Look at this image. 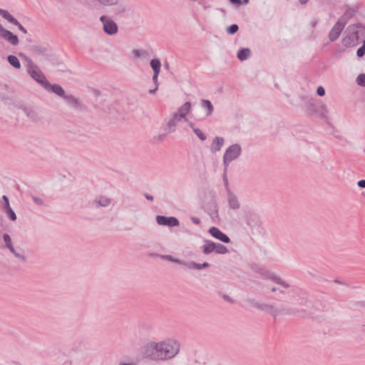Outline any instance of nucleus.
Instances as JSON below:
<instances>
[{
  "label": "nucleus",
  "mask_w": 365,
  "mask_h": 365,
  "mask_svg": "<svg viewBox=\"0 0 365 365\" xmlns=\"http://www.w3.org/2000/svg\"><path fill=\"white\" fill-rule=\"evenodd\" d=\"M215 252L217 254L224 255L228 252V250L225 245L220 243H215Z\"/></svg>",
  "instance_id": "obj_36"
},
{
  "label": "nucleus",
  "mask_w": 365,
  "mask_h": 365,
  "mask_svg": "<svg viewBox=\"0 0 365 365\" xmlns=\"http://www.w3.org/2000/svg\"><path fill=\"white\" fill-rule=\"evenodd\" d=\"M189 125H190V126L192 129H193V128H194V126H193V123H192L189 122Z\"/></svg>",
  "instance_id": "obj_58"
},
{
  "label": "nucleus",
  "mask_w": 365,
  "mask_h": 365,
  "mask_svg": "<svg viewBox=\"0 0 365 365\" xmlns=\"http://www.w3.org/2000/svg\"><path fill=\"white\" fill-rule=\"evenodd\" d=\"M250 56H251V51L248 48H244L239 50V51L237 52V55L238 59L242 61L247 60V58H250Z\"/></svg>",
  "instance_id": "obj_23"
},
{
  "label": "nucleus",
  "mask_w": 365,
  "mask_h": 365,
  "mask_svg": "<svg viewBox=\"0 0 365 365\" xmlns=\"http://www.w3.org/2000/svg\"><path fill=\"white\" fill-rule=\"evenodd\" d=\"M5 11H6V10L2 9L0 8V15L1 16H3V14H4Z\"/></svg>",
  "instance_id": "obj_56"
},
{
  "label": "nucleus",
  "mask_w": 365,
  "mask_h": 365,
  "mask_svg": "<svg viewBox=\"0 0 365 365\" xmlns=\"http://www.w3.org/2000/svg\"><path fill=\"white\" fill-rule=\"evenodd\" d=\"M190 110L191 103L190 102H185L175 113L182 119L186 118V115L190 112Z\"/></svg>",
  "instance_id": "obj_19"
},
{
  "label": "nucleus",
  "mask_w": 365,
  "mask_h": 365,
  "mask_svg": "<svg viewBox=\"0 0 365 365\" xmlns=\"http://www.w3.org/2000/svg\"><path fill=\"white\" fill-rule=\"evenodd\" d=\"M161 257H162V259H167L168 261L177 263L178 264H182V265H185V266L187 265V262L182 261V260H180L179 259L174 258L171 255H163Z\"/></svg>",
  "instance_id": "obj_35"
},
{
  "label": "nucleus",
  "mask_w": 365,
  "mask_h": 365,
  "mask_svg": "<svg viewBox=\"0 0 365 365\" xmlns=\"http://www.w3.org/2000/svg\"><path fill=\"white\" fill-rule=\"evenodd\" d=\"M241 152V146L237 143L233 144L227 148L223 155V163L225 168H227L232 161L237 159L240 155Z\"/></svg>",
  "instance_id": "obj_5"
},
{
  "label": "nucleus",
  "mask_w": 365,
  "mask_h": 365,
  "mask_svg": "<svg viewBox=\"0 0 365 365\" xmlns=\"http://www.w3.org/2000/svg\"><path fill=\"white\" fill-rule=\"evenodd\" d=\"M245 220L247 225L252 230H257L261 225L260 217L255 212L249 211L246 213Z\"/></svg>",
  "instance_id": "obj_9"
},
{
  "label": "nucleus",
  "mask_w": 365,
  "mask_h": 365,
  "mask_svg": "<svg viewBox=\"0 0 365 365\" xmlns=\"http://www.w3.org/2000/svg\"><path fill=\"white\" fill-rule=\"evenodd\" d=\"M364 28L361 24L357 23L349 25L344 31V36L342 38V44L345 47H353L356 46L359 40V29Z\"/></svg>",
  "instance_id": "obj_2"
},
{
  "label": "nucleus",
  "mask_w": 365,
  "mask_h": 365,
  "mask_svg": "<svg viewBox=\"0 0 365 365\" xmlns=\"http://www.w3.org/2000/svg\"><path fill=\"white\" fill-rule=\"evenodd\" d=\"M215 242L211 240H205V245L202 247V252L205 255H208L212 252H215Z\"/></svg>",
  "instance_id": "obj_22"
},
{
  "label": "nucleus",
  "mask_w": 365,
  "mask_h": 365,
  "mask_svg": "<svg viewBox=\"0 0 365 365\" xmlns=\"http://www.w3.org/2000/svg\"><path fill=\"white\" fill-rule=\"evenodd\" d=\"M111 6L112 8L109 12L112 14V17L115 19L122 18L127 11L126 6L120 2V0H117L116 4H113Z\"/></svg>",
  "instance_id": "obj_10"
},
{
  "label": "nucleus",
  "mask_w": 365,
  "mask_h": 365,
  "mask_svg": "<svg viewBox=\"0 0 365 365\" xmlns=\"http://www.w3.org/2000/svg\"><path fill=\"white\" fill-rule=\"evenodd\" d=\"M16 26H18L19 29L23 32L24 34H27V30L19 22V24H16Z\"/></svg>",
  "instance_id": "obj_47"
},
{
  "label": "nucleus",
  "mask_w": 365,
  "mask_h": 365,
  "mask_svg": "<svg viewBox=\"0 0 365 365\" xmlns=\"http://www.w3.org/2000/svg\"><path fill=\"white\" fill-rule=\"evenodd\" d=\"M64 101L70 106L76 107L78 106V100L71 94H64L62 97Z\"/></svg>",
  "instance_id": "obj_27"
},
{
  "label": "nucleus",
  "mask_w": 365,
  "mask_h": 365,
  "mask_svg": "<svg viewBox=\"0 0 365 365\" xmlns=\"http://www.w3.org/2000/svg\"><path fill=\"white\" fill-rule=\"evenodd\" d=\"M193 131L201 140H206V135L202 133V131L200 129L193 128Z\"/></svg>",
  "instance_id": "obj_39"
},
{
  "label": "nucleus",
  "mask_w": 365,
  "mask_h": 365,
  "mask_svg": "<svg viewBox=\"0 0 365 365\" xmlns=\"http://www.w3.org/2000/svg\"><path fill=\"white\" fill-rule=\"evenodd\" d=\"M181 120L182 118H180L177 114L173 113L170 115V118L168 119L164 128L165 130L166 131V133L160 135L158 136V138L160 140H163L167 134L175 133L176 131V127L178 125V123L181 121Z\"/></svg>",
  "instance_id": "obj_8"
},
{
  "label": "nucleus",
  "mask_w": 365,
  "mask_h": 365,
  "mask_svg": "<svg viewBox=\"0 0 365 365\" xmlns=\"http://www.w3.org/2000/svg\"><path fill=\"white\" fill-rule=\"evenodd\" d=\"M3 240L5 243L6 247L10 250L14 247L11 239L7 233H4L2 236Z\"/></svg>",
  "instance_id": "obj_37"
},
{
  "label": "nucleus",
  "mask_w": 365,
  "mask_h": 365,
  "mask_svg": "<svg viewBox=\"0 0 365 365\" xmlns=\"http://www.w3.org/2000/svg\"><path fill=\"white\" fill-rule=\"evenodd\" d=\"M2 17L6 20L8 22L16 25L19 24V21L15 19L8 11L6 10L4 14H3Z\"/></svg>",
  "instance_id": "obj_34"
},
{
  "label": "nucleus",
  "mask_w": 365,
  "mask_h": 365,
  "mask_svg": "<svg viewBox=\"0 0 365 365\" xmlns=\"http://www.w3.org/2000/svg\"><path fill=\"white\" fill-rule=\"evenodd\" d=\"M226 198L230 209L232 210H237L240 208L241 203L238 199V197L230 190H227Z\"/></svg>",
  "instance_id": "obj_15"
},
{
  "label": "nucleus",
  "mask_w": 365,
  "mask_h": 365,
  "mask_svg": "<svg viewBox=\"0 0 365 365\" xmlns=\"http://www.w3.org/2000/svg\"><path fill=\"white\" fill-rule=\"evenodd\" d=\"M0 37L6 40L9 43H10L13 46L18 45L19 42L18 36L14 34L10 31L4 29L1 24H0Z\"/></svg>",
  "instance_id": "obj_14"
},
{
  "label": "nucleus",
  "mask_w": 365,
  "mask_h": 365,
  "mask_svg": "<svg viewBox=\"0 0 365 365\" xmlns=\"http://www.w3.org/2000/svg\"><path fill=\"white\" fill-rule=\"evenodd\" d=\"M20 262H23V263H26V257L24 255V251H22L21 250H16L14 249V247H13L12 249H11L9 250Z\"/></svg>",
  "instance_id": "obj_26"
},
{
  "label": "nucleus",
  "mask_w": 365,
  "mask_h": 365,
  "mask_svg": "<svg viewBox=\"0 0 365 365\" xmlns=\"http://www.w3.org/2000/svg\"><path fill=\"white\" fill-rule=\"evenodd\" d=\"M249 2V0H242V3L243 4H247Z\"/></svg>",
  "instance_id": "obj_60"
},
{
  "label": "nucleus",
  "mask_w": 365,
  "mask_h": 365,
  "mask_svg": "<svg viewBox=\"0 0 365 365\" xmlns=\"http://www.w3.org/2000/svg\"><path fill=\"white\" fill-rule=\"evenodd\" d=\"M92 206L95 208L109 207L113 206V201L106 195H98L93 200Z\"/></svg>",
  "instance_id": "obj_11"
},
{
  "label": "nucleus",
  "mask_w": 365,
  "mask_h": 365,
  "mask_svg": "<svg viewBox=\"0 0 365 365\" xmlns=\"http://www.w3.org/2000/svg\"><path fill=\"white\" fill-rule=\"evenodd\" d=\"M365 54V47H364L363 46H361V47H359L356 51V55L359 56V57H361L363 56Z\"/></svg>",
  "instance_id": "obj_45"
},
{
  "label": "nucleus",
  "mask_w": 365,
  "mask_h": 365,
  "mask_svg": "<svg viewBox=\"0 0 365 365\" xmlns=\"http://www.w3.org/2000/svg\"><path fill=\"white\" fill-rule=\"evenodd\" d=\"M269 278L272 282H274V283H276L277 284L281 285L284 288H289V284L287 282L283 281L282 279H280L279 277H278L277 276H276V275H274L273 274H271L269 276Z\"/></svg>",
  "instance_id": "obj_28"
},
{
  "label": "nucleus",
  "mask_w": 365,
  "mask_h": 365,
  "mask_svg": "<svg viewBox=\"0 0 365 365\" xmlns=\"http://www.w3.org/2000/svg\"><path fill=\"white\" fill-rule=\"evenodd\" d=\"M345 26L343 25L341 22L337 21V22L334 25L332 29H331L329 38L331 41H336L340 36L341 31L344 29Z\"/></svg>",
  "instance_id": "obj_18"
},
{
  "label": "nucleus",
  "mask_w": 365,
  "mask_h": 365,
  "mask_svg": "<svg viewBox=\"0 0 365 365\" xmlns=\"http://www.w3.org/2000/svg\"><path fill=\"white\" fill-rule=\"evenodd\" d=\"M232 3L233 4H242V1L241 0H230Z\"/></svg>",
  "instance_id": "obj_52"
},
{
  "label": "nucleus",
  "mask_w": 365,
  "mask_h": 365,
  "mask_svg": "<svg viewBox=\"0 0 365 365\" xmlns=\"http://www.w3.org/2000/svg\"><path fill=\"white\" fill-rule=\"evenodd\" d=\"M186 267L190 269H201L202 268H207L210 267L208 262H204L202 264H198L195 262H187Z\"/></svg>",
  "instance_id": "obj_25"
},
{
  "label": "nucleus",
  "mask_w": 365,
  "mask_h": 365,
  "mask_svg": "<svg viewBox=\"0 0 365 365\" xmlns=\"http://www.w3.org/2000/svg\"><path fill=\"white\" fill-rule=\"evenodd\" d=\"M159 73H153V78H152V81L153 82V83L157 86L158 87L159 86V83H158V76H159Z\"/></svg>",
  "instance_id": "obj_44"
},
{
  "label": "nucleus",
  "mask_w": 365,
  "mask_h": 365,
  "mask_svg": "<svg viewBox=\"0 0 365 365\" xmlns=\"http://www.w3.org/2000/svg\"><path fill=\"white\" fill-rule=\"evenodd\" d=\"M189 125H190V126L192 129H193V128H194V126H193V123H192L189 122Z\"/></svg>",
  "instance_id": "obj_59"
},
{
  "label": "nucleus",
  "mask_w": 365,
  "mask_h": 365,
  "mask_svg": "<svg viewBox=\"0 0 365 365\" xmlns=\"http://www.w3.org/2000/svg\"><path fill=\"white\" fill-rule=\"evenodd\" d=\"M362 307L365 308V302L363 303Z\"/></svg>",
  "instance_id": "obj_61"
},
{
  "label": "nucleus",
  "mask_w": 365,
  "mask_h": 365,
  "mask_svg": "<svg viewBox=\"0 0 365 365\" xmlns=\"http://www.w3.org/2000/svg\"><path fill=\"white\" fill-rule=\"evenodd\" d=\"M158 87H157V86H155V87L153 89H150V90L148 91V93H150V94H154V93H156V91H158Z\"/></svg>",
  "instance_id": "obj_50"
},
{
  "label": "nucleus",
  "mask_w": 365,
  "mask_h": 365,
  "mask_svg": "<svg viewBox=\"0 0 365 365\" xmlns=\"http://www.w3.org/2000/svg\"><path fill=\"white\" fill-rule=\"evenodd\" d=\"M50 88V89L51 90L52 92H53L54 93H56L58 96H60L61 98L63 96H64L65 91H64L63 88L60 85H58V84H53L52 86L50 85L48 88Z\"/></svg>",
  "instance_id": "obj_29"
},
{
  "label": "nucleus",
  "mask_w": 365,
  "mask_h": 365,
  "mask_svg": "<svg viewBox=\"0 0 365 365\" xmlns=\"http://www.w3.org/2000/svg\"><path fill=\"white\" fill-rule=\"evenodd\" d=\"M145 197L148 200H153V197L148 194H145Z\"/></svg>",
  "instance_id": "obj_51"
},
{
  "label": "nucleus",
  "mask_w": 365,
  "mask_h": 365,
  "mask_svg": "<svg viewBox=\"0 0 365 365\" xmlns=\"http://www.w3.org/2000/svg\"><path fill=\"white\" fill-rule=\"evenodd\" d=\"M31 54L35 58L42 60L44 57L49 56V51L46 47L41 46H31L29 48Z\"/></svg>",
  "instance_id": "obj_12"
},
{
  "label": "nucleus",
  "mask_w": 365,
  "mask_h": 365,
  "mask_svg": "<svg viewBox=\"0 0 365 365\" xmlns=\"http://www.w3.org/2000/svg\"><path fill=\"white\" fill-rule=\"evenodd\" d=\"M200 104L202 108L206 110L207 116H209L212 113L214 107L209 100H202Z\"/></svg>",
  "instance_id": "obj_24"
},
{
  "label": "nucleus",
  "mask_w": 365,
  "mask_h": 365,
  "mask_svg": "<svg viewBox=\"0 0 365 365\" xmlns=\"http://www.w3.org/2000/svg\"><path fill=\"white\" fill-rule=\"evenodd\" d=\"M209 233L217 240L229 243L230 242V237L223 233L219 228L216 227H212L209 230Z\"/></svg>",
  "instance_id": "obj_17"
},
{
  "label": "nucleus",
  "mask_w": 365,
  "mask_h": 365,
  "mask_svg": "<svg viewBox=\"0 0 365 365\" xmlns=\"http://www.w3.org/2000/svg\"><path fill=\"white\" fill-rule=\"evenodd\" d=\"M357 8L354 6L347 7L345 12L338 19L343 25L346 26L350 19L356 14Z\"/></svg>",
  "instance_id": "obj_16"
},
{
  "label": "nucleus",
  "mask_w": 365,
  "mask_h": 365,
  "mask_svg": "<svg viewBox=\"0 0 365 365\" xmlns=\"http://www.w3.org/2000/svg\"><path fill=\"white\" fill-rule=\"evenodd\" d=\"M118 365H135L133 363H120Z\"/></svg>",
  "instance_id": "obj_53"
},
{
  "label": "nucleus",
  "mask_w": 365,
  "mask_h": 365,
  "mask_svg": "<svg viewBox=\"0 0 365 365\" xmlns=\"http://www.w3.org/2000/svg\"><path fill=\"white\" fill-rule=\"evenodd\" d=\"M357 185L360 187L365 188V180L358 181Z\"/></svg>",
  "instance_id": "obj_49"
},
{
  "label": "nucleus",
  "mask_w": 365,
  "mask_h": 365,
  "mask_svg": "<svg viewBox=\"0 0 365 365\" xmlns=\"http://www.w3.org/2000/svg\"><path fill=\"white\" fill-rule=\"evenodd\" d=\"M308 303L309 302L307 301V299H303V302H302V304L307 305Z\"/></svg>",
  "instance_id": "obj_54"
},
{
  "label": "nucleus",
  "mask_w": 365,
  "mask_h": 365,
  "mask_svg": "<svg viewBox=\"0 0 365 365\" xmlns=\"http://www.w3.org/2000/svg\"><path fill=\"white\" fill-rule=\"evenodd\" d=\"M155 220L159 225L175 227L180 225L179 220L175 217L157 215Z\"/></svg>",
  "instance_id": "obj_13"
},
{
  "label": "nucleus",
  "mask_w": 365,
  "mask_h": 365,
  "mask_svg": "<svg viewBox=\"0 0 365 365\" xmlns=\"http://www.w3.org/2000/svg\"><path fill=\"white\" fill-rule=\"evenodd\" d=\"M277 290H279V289H278V288H277V287H273V288H272V289H271V291H272V292H277Z\"/></svg>",
  "instance_id": "obj_57"
},
{
  "label": "nucleus",
  "mask_w": 365,
  "mask_h": 365,
  "mask_svg": "<svg viewBox=\"0 0 365 365\" xmlns=\"http://www.w3.org/2000/svg\"><path fill=\"white\" fill-rule=\"evenodd\" d=\"M32 200L38 205H44L43 200L38 197L33 196Z\"/></svg>",
  "instance_id": "obj_43"
},
{
  "label": "nucleus",
  "mask_w": 365,
  "mask_h": 365,
  "mask_svg": "<svg viewBox=\"0 0 365 365\" xmlns=\"http://www.w3.org/2000/svg\"><path fill=\"white\" fill-rule=\"evenodd\" d=\"M2 200H3V207H4V209L5 210H6L11 208L10 205H9V198L6 195H3Z\"/></svg>",
  "instance_id": "obj_42"
},
{
  "label": "nucleus",
  "mask_w": 365,
  "mask_h": 365,
  "mask_svg": "<svg viewBox=\"0 0 365 365\" xmlns=\"http://www.w3.org/2000/svg\"><path fill=\"white\" fill-rule=\"evenodd\" d=\"M356 83L359 86L365 87V74L361 73L356 78Z\"/></svg>",
  "instance_id": "obj_38"
},
{
  "label": "nucleus",
  "mask_w": 365,
  "mask_h": 365,
  "mask_svg": "<svg viewBox=\"0 0 365 365\" xmlns=\"http://www.w3.org/2000/svg\"><path fill=\"white\" fill-rule=\"evenodd\" d=\"M5 211H6L7 216L9 217V218L11 220L15 221L16 220V215L14 212V211L11 209V207Z\"/></svg>",
  "instance_id": "obj_40"
},
{
  "label": "nucleus",
  "mask_w": 365,
  "mask_h": 365,
  "mask_svg": "<svg viewBox=\"0 0 365 365\" xmlns=\"http://www.w3.org/2000/svg\"><path fill=\"white\" fill-rule=\"evenodd\" d=\"M317 93L319 96H323L325 94V90L322 86H319L317 89Z\"/></svg>",
  "instance_id": "obj_46"
},
{
  "label": "nucleus",
  "mask_w": 365,
  "mask_h": 365,
  "mask_svg": "<svg viewBox=\"0 0 365 365\" xmlns=\"http://www.w3.org/2000/svg\"><path fill=\"white\" fill-rule=\"evenodd\" d=\"M99 20L103 25V31L105 34L113 36L118 33V25L110 16L103 15Z\"/></svg>",
  "instance_id": "obj_6"
},
{
  "label": "nucleus",
  "mask_w": 365,
  "mask_h": 365,
  "mask_svg": "<svg viewBox=\"0 0 365 365\" xmlns=\"http://www.w3.org/2000/svg\"><path fill=\"white\" fill-rule=\"evenodd\" d=\"M305 309H299L296 308L287 307L284 306H280L279 307H274L273 310V316L277 317L278 316L282 315H294V316H300L304 317L306 315Z\"/></svg>",
  "instance_id": "obj_7"
},
{
  "label": "nucleus",
  "mask_w": 365,
  "mask_h": 365,
  "mask_svg": "<svg viewBox=\"0 0 365 365\" xmlns=\"http://www.w3.org/2000/svg\"><path fill=\"white\" fill-rule=\"evenodd\" d=\"M191 220L195 225H199L200 223V220L197 217H192Z\"/></svg>",
  "instance_id": "obj_48"
},
{
  "label": "nucleus",
  "mask_w": 365,
  "mask_h": 365,
  "mask_svg": "<svg viewBox=\"0 0 365 365\" xmlns=\"http://www.w3.org/2000/svg\"><path fill=\"white\" fill-rule=\"evenodd\" d=\"M207 212L211 217H212V218L217 217V213H218V208H217V203L215 202H213L212 204L211 207L210 208L207 209Z\"/></svg>",
  "instance_id": "obj_33"
},
{
  "label": "nucleus",
  "mask_w": 365,
  "mask_h": 365,
  "mask_svg": "<svg viewBox=\"0 0 365 365\" xmlns=\"http://www.w3.org/2000/svg\"><path fill=\"white\" fill-rule=\"evenodd\" d=\"M302 4H305L309 0H299Z\"/></svg>",
  "instance_id": "obj_55"
},
{
  "label": "nucleus",
  "mask_w": 365,
  "mask_h": 365,
  "mask_svg": "<svg viewBox=\"0 0 365 365\" xmlns=\"http://www.w3.org/2000/svg\"><path fill=\"white\" fill-rule=\"evenodd\" d=\"M9 63L15 68H20L21 63L18 58L14 55H9L7 58Z\"/></svg>",
  "instance_id": "obj_32"
},
{
  "label": "nucleus",
  "mask_w": 365,
  "mask_h": 365,
  "mask_svg": "<svg viewBox=\"0 0 365 365\" xmlns=\"http://www.w3.org/2000/svg\"><path fill=\"white\" fill-rule=\"evenodd\" d=\"M253 307L263 310L269 314H273L274 306L264 303L253 302Z\"/></svg>",
  "instance_id": "obj_21"
},
{
  "label": "nucleus",
  "mask_w": 365,
  "mask_h": 365,
  "mask_svg": "<svg viewBox=\"0 0 365 365\" xmlns=\"http://www.w3.org/2000/svg\"><path fill=\"white\" fill-rule=\"evenodd\" d=\"M224 144V138L222 137L216 136L210 145V151L212 153H216L220 151Z\"/></svg>",
  "instance_id": "obj_20"
},
{
  "label": "nucleus",
  "mask_w": 365,
  "mask_h": 365,
  "mask_svg": "<svg viewBox=\"0 0 365 365\" xmlns=\"http://www.w3.org/2000/svg\"><path fill=\"white\" fill-rule=\"evenodd\" d=\"M132 53L136 58H147L148 57V53L145 50L133 49Z\"/></svg>",
  "instance_id": "obj_30"
},
{
  "label": "nucleus",
  "mask_w": 365,
  "mask_h": 365,
  "mask_svg": "<svg viewBox=\"0 0 365 365\" xmlns=\"http://www.w3.org/2000/svg\"><path fill=\"white\" fill-rule=\"evenodd\" d=\"M180 343L173 339L156 342L150 341L144 346L143 354L153 361H165L174 358L180 351Z\"/></svg>",
  "instance_id": "obj_1"
},
{
  "label": "nucleus",
  "mask_w": 365,
  "mask_h": 365,
  "mask_svg": "<svg viewBox=\"0 0 365 365\" xmlns=\"http://www.w3.org/2000/svg\"><path fill=\"white\" fill-rule=\"evenodd\" d=\"M150 66L153 70V73L160 72L161 63L158 58H153L150 61Z\"/></svg>",
  "instance_id": "obj_31"
},
{
  "label": "nucleus",
  "mask_w": 365,
  "mask_h": 365,
  "mask_svg": "<svg viewBox=\"0 0 365 365\" xmlns=\"http://www.w3.org/2000/svg\"><path fill=\"white\" fill-rule=\"evenodd\" d=\"M239 29L237 24H232L227 28V32L230 34H235Z\"/></svg>",
  "instance_id": "obj_41"
},
{
  "label": "nucleus",
  "mask_w": 365,
  "mask_h": 365,
  "mask_svg": "<svg viewBox=\"0 0 365 365\" xmlns=\"http://www.w3.org/2000/svg\"><path fill=\"white\" fill-rule=\"evenodd\" d=\"M306 111L309 115H315L324 120L328 119L327 106L321 101L309 100L307 103Z\"/></svg>",
  "instance_id": "obj_3"
},
{
  "label": "nucleus",
  "mask_w": 365,
  "mask_h": 365,
  "mask_svg": "<svg viewBox=\"0 0 365 365\" xmlns=\"http://www.w3.org/2000/svg\"><path fill=\"white\" fill-rule=\"evenodd\" d=\"M28 72L31 77L39 83L44 88L48 89L50 83L46 80L41 71L35 65L31 59L27 58Z\"/></svg>",
  "instance_id": "obj_4"
}]
</instances>
